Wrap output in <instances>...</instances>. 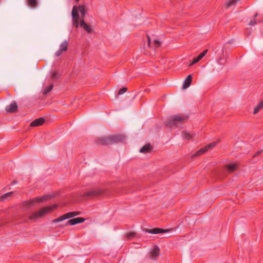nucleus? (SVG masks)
<instances>
[{
    "mask_svg": "<svg viewBox=\"0 0 263 263\" xmlns=\"http://www.w3.org/2000/svg\"><path fill=\"white\" fill-rule=\"evenodd\" d=\"M79 11H80L82 19L84 17L86 14V10L85 6L83 5H80L78 7L76 6H74L72 10V24L76 28L79 27Z\"/></svg>",
    "mask_w": 263,
    "mask_h": 263,
    "instance_id": "1",
    "label": "nucleus"
},
{
    "mask_svg": "<svg viewBox=\"0 0 263 263\" xmlns=\"http://www.w3.org/2000/svg\"><path fill=\"white\" fill-rule=\"evenodd\" d=\"M188 116L175 115L171 116L165 122L166 126L168 127H172L173 126H177L181 123L185 122L187 119Z\"/></svg>",
    "mask_w": 263,
    "mask_h": 263,
    "instance_id": "2",
    "label": "nucleus"
},
{
    "mask_svg": "<svg viewBox=\"0 0 263 263\" xmlns=\"http://www.w3.org/2000/svg\"><path fill=\"white\" fill-rule=\"evenodd\" d=\"M57 208V204L45 206L37 211L33 212L29 217L30 219H35L44 216L46 214L52 212Z\"/></svg>",
    "mask_w": 263,
    "mask_h": 263,
    "instance_id": "3",
    "label": "nucleus"
},
{
    "mask_svg": "<svg viewBox=\"0 0 263 263\" xmlns=\"http://www.w3.org/2000/svg\"><path fill=\"white\" fill-rule=\"evenodd\" d=\"M81 214V212L79 211H73L68 212L61 216L58 217V218L54 219L52 220L53 223H57L63 221L65 219L74 217L76 216L79 215Z\"/></svg>",
    "mask_w": 263,
    "mask_h": 263,
    "instance_id": "4",
    "label": "nucleus"
},
{
    "mask_svg": "<svg viewBox=\"0 0 263 263\" xmlns=\"http://www.w3.org/2000/svg\"><path fill=\"white\" fill-rule=\"evenodd\" d=\"M51 196L46 195L43 196L34 198L31 200L27 201L25 203L29 206H32L33 204L37 202H42L50 199Z\"/></svg>",
    "mask_w": 263,
    "mask_h": 263,
    "instance_id": "5",
    "label": "nucleus"
},
{
    "mask_svg": "<svg viewBox=\"0 0 263 263\" xmlns=\"http://www.w3.org/2000/svg\"><path fill=\"white\" fill-rule=\"evenodd\" d=\"M103 192V191L99 189H92L89 191L85 193L82 196L93 197L101 195Z\"/></svg>",
    "mask_w": 263,
    "mask_h": 263,
    "instance_id": "6",
    "label": "nucleus"
},
{
    "mask_svg": "<svg viewBox=\"0 0 263 263\" xmlns=\"http://www.w3.org/2000/svg\"><path fill=\"white\" fill-rule=\"evenodd\" d=\"M110 137L112 144L124 142L126 138L123 135H114L110 136Z\"/></svg>",
    "mask_w": 263,
    "mask_h": 263,
    "instance_id": "7",
    "label": "nucleus"
},
{
    "mask_svg": "<svg viewBox=\"0 0 263 263\" xmlns=\"http://www.w3.org/2000/svg\"><path fill=\"white\" fill-rule=\"evenodd\" d=\"M97 143L98 144L103 145L112 144L111 137L110 136L108 137L100 138L97 140Z\"/></svg>",
    "mask_w": 263,
    "mask_h": 263,
    "instance_id": "8",
    "label": "nucleus"
},
{
    "mask_svg": "<svg viewBox=\"0 0 263 263\" xmlns=\"http://www.w3.org/2000/svg\"><path fill=\"white\" fill-rule=\"evenodd\" d=\"M85 221V219L82 217H77L69 220L65 224V226L68 225L74 226L78 223H82Z\"/></svg>",
    "mask_w": 263,
    "mask_h": 263,
    "instance_id": "9",
    "label": "nucleus"
},
{
    "mask_svg": "<svg viewBox=\"0 0 263 263\" xmlns=\"http://www.w3.org/2000/svg\"><path fill=\"white\" fill-rule=\"evenodd\" d=\"M7 112H15L17 111V106L15 102L13 101L10 104L6 107Z\"/></svg>",
    "mask_w": 263,
    "mask_h": 263,
    "instance_id": "10",
    "label": "nucleus"
},
{
    "mask_svg": "<svg viewBox=\"0 0 263 263\" xmlns=\"http://www.w3.org/2000/svg\"><path fill=\"white\" fill-rule=\"evenodd\" d=\"M79 26L82 27L87 33H90L92 31L90 26L85 23L84 20H81L79 22Z\"/></svg>",
    "mask_w": 263,
    "mask_h": 263,
    "instance_id": "11",
    "label": "nucleus"
},
{
    "mask_svg": "<svg viewBox=\"0 0 263 263\" xmlns=\"http://www.w3.org/2000/svg\"><path fill=\"white\" fill-rule=\"evenodd\" d=\"M167 230H164L161 228H156L152 229H146L145 232L153 234H157L158 233H165L167 232Z\"/></svg>",
    "mask_w": 263,
    "mask_h": 263,
    "instance_id": "12",
    "label": "nucleus"
},
{
    "mask_svg": "<svg viewBox=\"0 0 263 263\" xmlns=\"http://www.w3.org/2000/svg\"><path fill=\"white\" fill-rule=\"evenodd\" d=\"M160 252V249L159 247H155L154 249L151 252L149 257L152 260H155L156 258L159 256Z\"/></svg>",
    "mask_w": 263,
    "mask_h": 263,
    "instance_id": "13",
    "label": "nucleus"
},
{
    "mask_svg": "<svg viewBox=\"0 0 263 263\" xmlns=\"http://www.w3.org/2000/svg\"><path fill=\"white\" fill-rule=\"evenodd\" d=\"M192 81V76L191 74H189L184 81V83L182 86L183 89L187 88L191 84Z\"/></svg>",
    "mask_w": 263,
    "mask_h": 263,
    "instance_id": "14",
    "label": "nucleus"
},
{
    "mask_svg": "<svg viewBox=\"0 0 263 263\" xmlns=\"http://www.w3.org/2000/svg\"><path fill=\"white\" fill-rule=\"evenodd\" d=\"M45 120L43 118H39L38 119H36L30 123V126L34 127L41 125L45 122Z\"/></svg>",
    "mask_w": 263,
    "mask_h": 263,
    "instance_id": "15",
    "label": "nucleus"
},
{
    "mask_svg": "<svg viewBox=\"0 0 263 263\" xmlns=\"http://www.w3.org/2000/svg\"><path fill=\"white\" fill-rule=\"evenodd\" d=\"M147 40H148V45L149 47H151V45H153L155 47H158L160 46L161 43L160 41L158 40H154L153 43H151L150 37L147 35Z\"/></svg>",
    "mask_w": 263,
    "mask_h": 263,
    "instance_id": "16",
    "label": "nucleus"
},
{
    "mask_svg": "<svg viewBox=\"0 0 263 263\" xmlns=\"http://www.w3.org/2000/svg\"><path fill=\"white\" fill-rule=\"evenodd\" d=\"M151 148V145L148 143L144 145L140 150V153H146L150 152Z\"/></svg>",
    "mask_w": 263,
    "mask_h": 263,
    "instance_id": "17",
    "label": "nucleus"
},
{
    "mask_svg": "<svg viewBox=\"0 0 263 263\" xmlns=\"http://www.w3.org/2000/svg\"><path fill=\"white\" fill-rule=\"evenodd\" d=\"M240 1V0H229L225 3V6L227 8H229L231 6L235 5L236 3Z\"/></svg>",
    "mask_w": 263,
    "mask_h": 263,
    "instance_id": "18",
    "label": "nucleus"
},
{
    "mask_svg": "<svg viewBox=\"0 0 263 263\" xmlns=\"http://www.w3.org/2000/svg\"><path fill=\"white\" fill-rule=\"evenodd\" d=\"M226 168L230 172H232L237 168V165L236 164H229L226 166Z\"/></svg>",
    "mask_w": 263,
    "mask_h": 263,
    "instance_id": "19",
    "label": "nucleus"
},
{
    "mask_svg": "<svg viewBox=\"0 0 263 263\" xmlns=\"http://www.w3.org/2000/svg\"><path fill=\"white\" fill-rule=\"evenodd\" d=\"M182 136L184 138L187 140H190L193 138L194 135L193 133L190 132H184L182 133Z\"/></svg>",
    "mask_w": 263,
    "mask_h": 263,
    "instance_id": "20",
    "label": "nucleus"
},
{
    "mask_svg": "<svg viewBox=\"0 0 263 263\" xmlns=\"http://www.w3.org/2000/svg\"><path fill=\"white\" fill-rule=\"evenodd\" d=\"M68 42L66 41L63 42L60 45V48L61 50L63 51H66L67 50Z\"/></svg>",
    "mask_w": 263,
    "mask_h": 263,
    "instance_id": "21",
    "label": "nucleus"
},
{
    "mask_svg": "<svg viewBox=\"0 0 263 263\" xmlns=\"http://www.w3.org/2000/svg\"><path fill=\"white\" fill-rule=\"evenodd\" d=\"M13 192H10L8 193H7L1 196L0 197V201H4L5 200L8 199L9 197H10L12 194Z\"/></svg>",
    "mask_w": 263,
    "mask_h": 263,
    "instance_id": "22",
    "label": "nucleus"
},
{
    "mask_svg": "<svg viewBox=\"0 0 263 263\" xmlns=\"http://www.w3.org/2000/svg\"><path fill=\"white\" fill-rule=\"evenodd\" d=\"M263 108V100L261 101L257 106L254 108L253 114H257L260 109Z\"/></svg>",
    "mask_w": 263,
    "mask_h": 263,
    "instance_id": "23",
    "label": "nucleus"
},
{
    "mask_svg": "<svg viewBox=\"0 0 263 263\" xmlns=\"http://www.w3.org/2000/svg\"><path fill=\"white\" fill-rule=\"evenodd\" d=\"M206 151H207V150L206 149V148L205 147L201 148L199 151L196 152V153L193 155V157H197V156H200L201 154L206 152Z\"/></svg>",
    "mask_w": 263,
    "mask_h": 263,
    "instance_id": "24",
    "label": "nucleus"
},
{
    "mask_svg": "<svg viewBox=\"0 0 263 263\" xmlns=\"http://www.w3.org/2000/svg\"><path fill=\"white\" fill-rule=\"evenodd\" d=\"M53 84H51L49 86L46 87L44 90L43 93L44 95H46L49 93L53 88Z\"/></svg>",
    "mask_w": 263,
    "mask_h": 263,
    "instance_id": "25",
    "label": "nucleus"
},
{
    "mask_svg": "<svg viewBox=\"0 0 263 263\" xmlns=\"http://www.w3.org/2000/svg\"><path fill=\"white\" fill-rule=\"evenodd\" d=\"M218 142H213L208 145H207L206 146H205V147L206 148V149L207 150V151L210 149V148H212L213 147H214V146H215L218 143Z\"/></svg>",
    "mask_w": 263,
    "mask_h": 263,
    "instance_id": "26",
    "label": "nucleus"
},
{
    "mask_svg": "<svg viewBox=\"0 0 263 263\" xmlns=\"http://www.w3.org/2000/svg\"><path fill=\"white\" fill-rule=\"evenodd\" d=\"M28 4L31 7H35L37 4L36 0H28Z\"/></svg>",
    "mask_w": 263,
    "mask_h": 263,
    "instance_id": "27",
    "label": "nucleus"
},
{
    "mask_svg": "<svg viewBox=\"0 0 263 263\" xmlns=\"http://www.w3.org/2000/svg\"><path fill=\"white\" fill-rule=\"evenodd\" d=\"M208 52V50H204L202 52H201L199 55L197 57L198 60H201L206 54Z\"/></svg>",
    "mask_w": 263,
    "mask_h": 263,
    "instance_id": "28",
    "label": "nucleus"
},
{
    "mask_svg": "<svg viewBox=\"0 0 263 263\" xmlns=\"http://www.w3.org/2000/svg\"><path fill=\"white\" fill-rule=\"evenodd\" d=\"M226 60L221 57H220L217 60V63L219 65H224L226 63Z\"/></svg>",
    "mask_w": 263,
    "mask_h": 263,
    "instance_id": "29",
    "label": "nucleus"
},
{
    "mask_svg": "<svg viewBox=\"0 0 263 263\" xmlns=\"http://www.w3.org/2000/svg\"><path fill=\"white\" fill-rule=\"evenodd\" d=\"M127 89L126 87H123L121 88L119 91H118V95H121L123 94L124 92H125L127 91Z\"/></svg>",
    "mask_w": 263,
    "mask_h": 263,
    "instance_id": "30",
    "label": "nucleus"
},
{
    "mask_svg": "<svg viewBox=\"0 0 263 263\" xmlns=\"http://www.w3.org/2000/svg\"><path fill=\"white\" fill-rule=\"evenodd\" d=\"M257 24V21L255 18H254L253 20H251L249 23V25L250 26H254L255 25Z\"/></svg>",
    "mask_w": 263,
    "mask_h": 263,
    "instance_id": "31",
    "label": "nucleus"
},
{
    "mask_svg": "<svg viewBox=\"0 0 263 263\" xmlns=\"http://www.w3.org/2000/svg\"><path fill=\"white\" fill-rule=\"evenodd\" d=\"M199 61V60H198L197 58L194 59L192 62L189 64V66H192L193 65L196 64V63H197Z\"/></svg>",
    "mask_w": 263,
    "mask_h": 263,
    "instance_id": "32",
    "label": "nucleus"
},
{
    "mask_svg": "<svg viewBox=\"0 0 263 263\" xmlns=\"http://www.w3.org/2000/svg\"><path fill=\"white\" fill-rule=\"evenodd\" d=\"M62 52H63V51L61 50L60 49H59L55 53V55L56 57H59L60 56L62 53Z\"/></svg>",
    "mask_w": 263,
    "mask_h": 263,
    "instance_id": "33",
    "label": "nucleus"
},
{
    "mask_svg": "<svg viewBox=\"0 0 263 263\" xmlns=\"http://www.w3.org/2000/svg\"><path fill=\"white\" fill-rule=\"evenodd\" d=\"M135 235V233L134 232H131L127 234V237L128 238H130L133 237Z\"/></svg>",
    "mask_w": 263,
    "mask_h": 263,
    "instance_id": "34",
    "label": "nucleus"
},
{
    "mask_svg": "<svg viewBox=\"0 0 263 263\" xmlns=\"http://www.w3.org/2000/svg\"><path fill=\"white\" fill-rule=\"evenodd\" d=\"M56 74H57V72H53L52 74V77L54 78L55 77Z\"/></svg>",
    "mask_w": 263,
    "mask_h": 263,
    "instance_id": "35",
    "label": "nucleus"
},
{
    "mask_svg": "<svg viewBox=\"0 0 263 263\" xmlns=\"http://www.w3.org/2000/svg\"><path fill=\"white\" fill-rule=\"evenodd\" d=\"M17 183V182L16 181H13L11 182V184H15Z\"/></svg>",
    "mask_w": 263,
    "mask_h": 263,
    "instance_id": "36",
    "label": "nucleus"
},
{
    "mask_svg": "<svg viewBox=\"0 0 263 263\" xmlns=\"http://www.w3.org/2000/svg\"><path fill=\"white\" fill-rule=\"evenodd\" d=\"M258 15V14L257 13H256L255 15H254V17H256V16H257Z\"/></svg>",
    "mask_w": 263,
    "mask_h": 263,
    "instance_id": "37",
    "label": "nucleus"
},
{
    "mask_svg": "<svg viewBox=\"0 0 263 263\" xmlns=\"http://www.w3.org/2000/svg\"><path fill=\"white\" fill-rule=\"evenodd\" d=\"M76 1L77 2H78V1H79L80 0H76Z\"/></svg>",
    "mask_w": 263,
    "mask_h": 263,
    "instance_id": "38",
    "label": "nucleus"
}]
</instances>
